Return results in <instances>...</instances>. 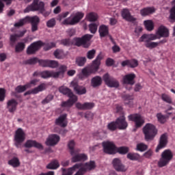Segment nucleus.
Wrapping results in <instances>:
<instances>
[{"instance_id":"nucleus-1","label":"nucleus","mask_w":175,"mask_h":175,"mask_svg":"<svg viewBox=\"0 0 175 175\" xmlns=\"http://www.w3.org/2000/svg\"><path fill=\"white\" fill-rule=\"evenodd\" d=\"M40 18L38 16H27L24 18L21 19L14 23V27H21L28 23L31 25V31L36 32L38 30V25L40 23Z\"/></svg>"},{"instance_id":"nucleus-2","label":"nucleus","mask_w":175,"mask_h":175,"mask_svg":"<svg viewBox=\"0 0 175 175\" xmlns=\"http://www.w3.org/2000/svg\"><path fill=\"white\" fill-rule=\"evenodd\" d=\"M158 36L154 33H145L142 36L139 40V42H144V46L146 48L152 50L157 48L159 44V42H152L158 40Z\"/></svg>"},{"instance_id":"nucleus-3","label":"nucleus","mask_w":175,"mask_h":175,"mask_svg":"<svg viewBox=\"0 0 175 175\" xmlns=\"http://www.w3.org/2000/svg\"><path fill=\"white\" fill-rule=\"evenodd\" d=\"M59 91L60 93L68 95L69 97L68 100L66 102H63L62 103V107L65 108H70L76 102H77V96L75 95L72 90L69 89L68 87L61 86L59 88Z\"/></svg>"},{"instance_id":"nucleus-4","label":"nucleus","mask_w":175,"mask_h":175,"mask_svg":"<svg viewBox=\"0 0 175 175\" xmlns=\"http://www.w3.org/2000/svg\"><path fill=\"white\" fill-rule=\"evenodd\" d=\"M144 135V139L146 142L152 141L157 135L158 130L156 126L151 124L147 123L142 129Z\"/></svg>"},{"instance_id":"nucleus-5","label":"nucleus","mask_w":175,"mask_h":175,"mask_svg":"<svg viewBox=\"0 0 175 175\" xmlns=\"http://www.w3.org/2000/svg\"><path fill=\"white\" fill-rule=\"evenodd\" d=\"M83 17L84 14L82 12L72 13L70 17L64 19L62 24L64 25H76Z\"/></svg>"},{"instance_id":"nucleus-6","label":"nucleus","mask_w":175,"mask_h":175,"mask_svg":"<svg viewBox=\"0 0 175 175\" xmlns=\"http://www.w3.org/2000/svg\"><path fill=\"white\" fill-rule=\"evenodd\" d=\"M173 158V152L170 149H165L163 151L161 155V159L159 161L158 165L159 167H163L169 164Z\"/></svg>"},{"instance_id":"nucleus-7","label":"nucleus","mask_w":175,"mask_h":175,"mask_svg":"<svg viewBox=\"0 0 175 175\" xmlns=\"http://www.w3.org/2000/svg\"><path fill=\"white\" fill-rule=\"evenodd\" d=\"M40 12L43 13L45 11L44 3L42 1H39L38 0L33 1V2L29 5L25 10L24 13H29L31 12Z\"/></svg>"},{"instance_id":"nucleus-8","label":"nucleus","mask_w":175,"mask_h":175,"mask_svg":"<svg viewBox=\"0 0 175 175\" xmlns=\"http://www.w3.org/2000/svg\"><path fill=\"white\" fill-rule=\"evenodd\" d=\"M92 38V35L86 34L83 36L82 38H75L72 40V43L74 45L80 46H83L84 48L90 47V40Z\"/></svg>"},{"instance_id":"nucleus-9","label":"nucleus","mask_w":175,"mask_h":175,"mask_svg":"<svg viewBox=\"0 0 175 175\" xmlns=\"http://www.w3.org/2000/svg\"><path fill=\"white\" fill-rule=\"evenodd\" d=\"M96 167V163H95V161H88L82 166L81 165L79 170L74 175H85V172L94 170Z\"/></svg>"},{"instance_id":"nucleus-10","label":"nucleus","mask_w":175,"mask_h":175,"mask_svg":"<svg viewBox=\"0 0 175 175\" xmlns=\"http://www.w3.org/2000/svg\"><path fill=\"white\" fill-rule=\"evenodd\" d=\"M26 139V133L21 128L18 129L14 135V142L16 148H21V144Z\"/></svg>"},{"instance_id":"nucleus-11","label":"nucleus","mask_w":175,"mask_h":175,"mask_svg":"<svg viewBox=\"0 0 175 175\" xmlns=\"http://www.w3.org/2000/svg\"><path fill=\"white\" fill-rule=\"evenodd\" d=\"M43 45L44 44L42 41H37L33 42L27 47V54L29 55L35 54L43 46Z\"/></svg>"},{"instance_id":"nucleus-12","label":"nucleus","mask_w":175,"mask_h":175,"mask_svg":"<svg viewBox=\"0 0 175 175\" xmlns=\"http://www.w3.org/2000/svg\"><path fill=\"white\" fill-rule=\"evenodd\" d=\"M61 140V137L57 134H51L48 136L46 139L45 144L47 146H55L59 144Z\"/></svg>"},{"instance_id":"nucleus-13","label":"nucleus","mask_w":175,"mask_h":175,"mask_svg":"<svg viewBox=\"0 0 175 175\" xmlns=\"http://www.w3.org/2000/svg\"><path fill=\"white\" fill-rule=\"evenodd\" d=\"M103 147L104 152L113 154L116 152V148L113 142L106 141L103 142Z\"/></svg>"},{"instance_id":"nucleus-14","label":"nucleus","mask_w":175,"mask_h":175,"mask_svg":"<svg viewBox=\"0 0 175 175\" xmlns=\"http://www.w3.org/2000/svg\"><path fill=\"white\" fill-rule=\"evenodd\" d=\"M70 88H72L78 95H83L87 93V90L85 87L79 85V81H77V80L72 81L70 84Z\"/></svg>"},{"instance_id":"nucleus-15","label":"nucleus","mask_w":175,"mask_h":175,"mask_svg":"<svg viewBox=\"0 0 175 175\" xmlns=\"http://www.w3.org/2000/svg\"><path fill=\"white\" fill-rule=\"evenodd\" d=\"M103 80L109 88H118L119 87V82L116 79L110 77L108 74L104 75Z\"/></svg>"},{"instance_id":"nucleus-16","label":"nucleus","mask_w":175,"mask_h":175,"mask_svg":"<svg viewBox=\"0 0 175 175\" xmlns=\"http://www.w3.org/2000/svg\"><path fill=\"white\" fill-rule=\"evenodd\" d=\"M47 84L45 83H42L38 85L37 87L31 89V90L25 93V96L29 95V94H38L40 92L45 91L47 89Z\"/></svg>"},{"instance_id":"nucleus-17","label":"nucleus","mask_w":175,"mask_h":175,"mask_svg":"<svg viewBox=\"0 0 175 175\" xmlns=\"http://www.w3.org/2000/svg\"><path fill=\"white\" fill-rule=\"evenodd\" d=\"M130 121H133L135 123L137 128H139L144 123V118L141 116L140 114H131L128 116Z\"/></svg>"},{"instance_id":"nucleus-18","label":"nucleus","mask_w":175,"mask_h":175,"mask_svg":"<svg viewBox=\"0 0 175 175\" xmlns=\"http://www.w3.org/2000/svg\"><path fill=\"white\" fill-rule=\"evenodd\" d=\"M114 169L119 172H125L127 170L126 167L122 163L121 160L118 158H115L112 161Z\"/></svg>"},{"instance_id":"nucleus-19","label":"nucleus","mask_w":175,"mask_h":175,"mask_svg":"<svg viewBox=\"0 0 175 175\" xmlns=\"http://www.w3.org/2000/svg\"><path fill=\"white\" fill-rule=\"evenodd\" d=\"M68 67L65 65H61L59 67V71H52V77L55 79H62L64 78V75H65V72Z\"/></svg>"},{"instance_id":"nucleus-20","label":"nucleus","mask_w":175,"mask_h":175,"mask_svg":"<svg viewBox=\"0 0 175 175\" xmlns=\"http://www.w3.org/2000/svg\"><path fill=\"white\" fill-rule=\"evenodd\" d=\"M75 107L77 109L80 110H90L92 109L95 107V103L92 102H85L84 103L77 102L75 104Z\"/></svg>"},{"instance_id":"nucleus-21","label":"nucleus","mask_w":175,"mask_h":175,"mask_svg":"<svg viewBox=\"0 0 175 175\" xmlns=\"http://www.w3.org/2000/svg\"><path fill=\"white\" fill-rule=\"evenodd\" d=\"M167 144V134L164 133V134L161 135V136L160 137L159 143L156 148V152H159V150L165 148Z\"/></svg>"},{"instance_id":"nucleus-22","label":"nucleus","mask_w":175,"mask_h":175,"mask_svg":"<svg viewBox=\"0 0 175 175\" xmlns=\"http://www.w3.org/2000/svg\"><path fill=\"white\" fill-rule=\"evenodd\" d=\"M18 105V101L12 98L8 100L7 102V109L10 113H14L17 109V106Z\"/></svg>"},{"instance_id":"nucleus-23","label":"nucleus","mask_w":175,"mask_h":175,"mask_svg":"<svg viewBox=\"0 0 175 175\" xmlns=\"http://www.w3.org/2000/svg\"><path fill=\"white\" fill-rule=\"evenodd\" d=\"M156 35L158 39L161 38H167L169 36V31L165 26H160L156 31Z\"/></svg>"},{"instance_id":"nucleus-24","label":"nucleus","mask_w":175,"mask_h":175,"mask_svg":"<svg viewBox=\"0 0 175 175\" xmlns=\"http://www.w3.org/2000/svg\"><path fill=\"white\" fill-rule=\"evenodd\" d=\"M103 59L102 53H100L96 59L92 62V66L90 67L95 73L99 70V66H100V61Z\"/></svg>"},{"instance_id":"nucleus-25","label":"nucleus","mask_w":175,"mask_h":175,"mask_svg":"<svg viewBox=\"0 0 175 175\" xmlns=\"http://www.w3.org/2000/svg\"><path fill=\"white\" fill-rule=\"evenodd\" d=\"M76 152L72 157V162L77 163L81 161H87L88 159V156L85 153L76 154Z\"/></svg>"},{"instance_id":"nucleus-26","label":"nucleus","mask_w":175,"mask_h":175,"mask_svg":"<svg viewBox=\"0 0 175 175\" xmlns=\"http://www.w3.org/2000/svg\"><path fill=\"white\" fill-rule=\"evenodd\" d=\"M81 167V164L77 163L74 165L73 167H71L68 170H65V168H62V170L63 172L62 175H73V174L76 172V170L80 169Z\"/></svg>"},{"instance_id":"nucleus-27","label":"nucleus","mask_w":175,"mask_h":175,"mask_svg":"<svg viewBox=\"0 0 175 175\" xmlns=\"http://www.w3.org/2000/svg\"><path fill=\"white\" fill-rule=\"evenodd\" d=\"M136 77L135 74L130 73L123 77V82L124 84L133 85L135 83L134 79Z\"/></svg>"},{"instance_id":"nucleus-28","label":"nucleus","mask_w":175,"mask_h":175,"mask_svg":"<svg viewBox=\"0 0 175 175\" xmlns=\"http://www.w3.org/2000/svg\"><path fill=\"white\" fill-rule=\"evenodd\" d=\"M25 148H36L40 150H43L44 147L41 143L37 142L35 140H27L25 144Z\"/></svg>"},{"instance_id":"nucleus-29","label":"nucleus","mask_w":175,"mask_h":175,"mask_svg":"<svg viewBox=\"0 0 175 175\" xmlns=\"http://www.w3.org/2000/svg\"><path fill=\"white\" fill-rule=\"evenodd\" d=\"M121 15L123 19L128 22L133 23L136 21V18L131 15L128 9H123L121 12Z\"/></svg>"},{"instance_id":"nucleus-30","label":"nucleus","mask_w":175,"mask_h":175,"mask_svg":"<svg viewBox=\"0 0 175 175\" xmlns=\"http://www.w3.org/2000/svg\"><path fill=\"white\" fill-rule=\"evenodd\" d=\"M116 124H117V128L120 130L126 129L128 126L127 122L125 121L124 116H120L118 118L116 121Z\"/></svg>"},{"instance_id":"nucleus-31","label":"nucleus","mask_w":175,"mask_h":175,"mask_svg":"<svg viewBox=\"0 0 175 175\" xmlns=\"http://www.w3.org/2000/svg\"><path fill=\"white\" fill-rule=\"evenodd\" d=\"M55 124L61 127H65L68 125V120H66V114L61 115L55 120Z\"/></svg>"},{"instance_id":"nucleus-32","label":"nucleus","mask_w":175,"mask_h":175,"mask_svg":"<svg viewBox=\"0 0 175 175\" xmlns=\"http://www.w3.org/2000/svg\"><path fill=\"white\" fill-rule=\"evenodd\" d=\"M95 74L94 70L91 68H84L81 70V73L79 75V79H84V77H88L91 75Z\"/></svg>"},{"instance_id":"nucleus-33","label":"nucleus","mask_w":175,"mask_h":175,"mask_svg":"<svg viewBox=\"0 0 175 175\" xmlns=\"http://www.w3.org/2000/svg\"><path fill=\"white\" fill-rule=\"evenodd\" d=\"M155 12V9L153 7H148L141 10L140 14L142 16H147L153 14Z\"/></svg>"},{"instance_id":"nucleus-34","label":"nucleus","mask_w":175,"mask_h":175,"mask_svg":"<svg viewBox=\"0 0 175 175\" xmlns=\"http://www.w3.org/2000/svg\"><path fill=\"white\" fill-rule=\"evenodd\" d=\"M91 85L93 88L100 86L102 85V77L99 76L93 77L91 80Z\"/></svg>"},{"instance_id":"nucleus-35","label":"nucleus","mask_w":175,"mask_h":175,"mask_svg":"<svg viewBox=\"0 0 175 175\" xmlns=\"http://www.w3.org/2000/svg\"><path fill=\"white\" fill-rule=\"evenodd\" d=\"M75 146H76V142H75V140H70L68 142V146L70 150V153L71 156L75 155L76 152H79V150L75 149Z\"/></svg>"},{"instance_id":"nucleus-36","label":"nucleus","mask_w":175,"mask_h":175,"mask_svg":"<svg viewBox=\"0 0 175 175\" xmlns=\"http://www.w3.org/2000/svg\"><path fill=\"white\" fill-rule=\"evenodd\" d=\"M98 32L101 38L106 37L109 33V29L107 25H102L98 29Z\"/></svg>"},{"instance_id":"nucleus-37","label":"nucleus","mask_w":175,"mask_h":175,"mask_svg":"<svg viewBox=\"0 0 175 175\" xmlns=\"http://www.w3.org/2000/svg\"><path fill=\"white\" fill-rule=\"evenodd\" d=\"M98 18V14L95 12H90L86 15V18L89 22H96Z\"/></svg>"},{"instance_id":"nucleus-38","label":"nucleus","mask_w":175,"mask_h":175,"mask_svg":"<svg viewBox=\"0 0 175 175\" xmlns=\"http://www.w3.org/2000/svg\"><path fill=\"white\" fill-rule=\"evenodd\" d=\"M8 164L13 167H18L21 165V161L18 157H13L8 161Z\"/></svg>"},{"instance_id":"nucleus-39","label":"nucleus","mask_w":175,"mask_h":175,"mask_svg":"<svg viewBox=\"0 0 175 175\" xmlns=\"http://www.w3.org/2000/svg\"><path fill=\"white\" fill-rule=\"evenodd\" d=\"M144 25L148 31H153L154 25L152 20L144 21Z\"/></svg>"},{"instance_id":"nucleus-40","label":"nucleus","mask_w":175,"mask_h":175,"mask_svg":"<svg viewBox=\"0 0 175 175\" xmlns=\"http://www.w3.org/2000/svg\"><path fill=\"white\" fill-rule=\"evenodd\" d=\"M59 166V161L57 160H53L46 165V168L49 170H57Z\"/></svg>"},{"instance_id":"nucleus-41","label":"nucleus","mask_w":175,"mask_h":175,"mask_svg":"<svg viewBox=\"0 0 175 175\" xmlns=\"http://www.w3.org/2000/svg\"><path fill=\"white\" fill-rule=\"evenodd\" d=\"M54 56L56 59H60L65 57V53L62 49H57L54 52Z\"/></svg>"},{"instance_id":"nucleus-42","label":"nucleus","mask_w":175,"mask_h":175,"mask_svg":"<svg viewBox=\"0 0 175 175\" xmlns=\"http://www.w3.org/2000/svg\"><path fill=\"white\" fill-rule=\"evenodd\" d=\"M98 26H99V23H91L89 25V30L91 33L95 34L96 31H98Z\"/></svg>"},{"instance_id":"nucleus-43","label":"nucleus","mask_w":175,"mask_h":175,"mask_svg":"<svg viewBox=\"0 0 175 175\" xmlns=\"http://www.w3.org/2000/svg\"><path fill=\"white\" fill-rule=\"evenodd\" d=\"M25 49V44L24 42H18L15 47V51L16 53H21Z\"/></svg>"},{"instance_id":"nucleus-44","label":"nucleus","mask_w":175,"mask_h":175,"mask_svg":"<svg viewBox=\"0 0 175 175\" xmlns=\"http://www.w3.org/2000/svg\"><path fill=\"white\" fill-rule=\"evenodd\" d=\"M123 99L125 101V103L127 105H133V96L126 94L123 96Z\"/></svg>"},{"instance_id":"nucleus-45","label":"nucleus","mask_w":175,"mask_h":175,"mask_svg":"<svg viewBox=\"0 0 175 175\" xmlns=\"http://www.w3.org/2000/svg\"><path fill=\"white\" fill-rule=\"evenodd\" d=\"M85 62H87V58L85 57H79L76 59V64L80 67L84 66Z\"/></svg>"},{"instance_id":"nucleus-46","label":"nucleus","mask_w":175,"mask_h":175,"mask_svg":"<svg viewBox=\"0 0 175 175\" xmlns=\"http://www.w3.org/2000/svg\"><path fill=\"white\" fill-rule=\"evenodd\" d=\"M29 85L25 84L24 85H18L16 88L15 91L17 93H23L25 91H26L27 89H29Z\"/></svg>"},{"instance_id":"nucleus-47","label":"nucleus","mask_w":175,"mask_h":175,"mask_svg":"<svg viewBox=\"0 0 175 175\" xmlns=\"http://www.w3.org/2000/svg\"><path fill=\"white\" fill-rule=\"evenodd\" d=\"M127 158L131 161H136L139 159V155L137 153L129 152L127 154Z\"/></svg>"},{"instance_id":"nucleus-48","label":"nucleus","mask_w":175,"mask_h":175,"mask_svg":"<svg viewBox=\"0 0 175 175\" xmlns=\"http://www.w3.org/2000/svg\"><path fill=\"white\" fill-rule=\"evenodd\" d=\"M148 146L144 143L137 144L136 150L139 152H144L147 150Z\"/></svg>"},{"instance_id":"nucleus-49","label":"nucleus","mask_w":175,"mask_h":175,"mask_svg":"<svg viewBox=\"0 0 175 175\" xmlns=\"http://www.w3.org/2000/svg\"><path fill=\"white\" fill-rule=\"evenodd\" d=\"M161 99H162L163 101L165 102L166 103L172 104V98L166 94H163L161 95Z\"/></svg>"},{"instance_id":"nucleus-50","label":"nucleus","mask_w":175,"mask_h":175,"mask_svg":"<svg viewBox=\"0 0 175 175\" xmlns=\"http://www.w3.org/2000/svg\"><path fill=\"white\" fill-rule=\"evenodd\" d=\"M96 54V50L92 49L88 51L86 57L88 59L91 60L95 57Z\"/></svg>"},{"instance_id":"nucleus-51","label":"nucleus","mask_w":175,"mask_h":175,"mask_svg":"<svg viewBox=\"0 0 175 175\" xmlns=\"http://www.w3.org/2000/svg\"><path fill=\"white\" fill-rule=\"evenodd\" d=\"M53 99H54V96L52 94H49L46 96V97L45 98H44L42 100V104L46 105V104L49 103L50 102H51Z\"/></svg>"},{"instance_id":"nucleus-52","label":"nucleus","mask_w":175,"mask_h":175,"mask_svg":"<svg viewBox=\"0 0 175 175\" xmlns=\"http://www.w3.org/2000/svg\"><path fill=\"white\" fill-rule=\"evenodd\" d=\"M157 118L158 119V122L161 124H164L166 122V116L161 113H157Z\"/></svg>"},{"instance_id":"nucleus-53","label":"nucleus","mask_w":175,"mask_h":175,"mask_svg":"<svg viewBox=\"0 0 175 175\" xmlns=\"http://www.w3.org/2000/svg\"><path fill=\"white\" fill-rule=\"evenodd\" d=\"M41 77L43 79H47L53 77V71L45 70L41 73Z\"/></svg>"},{"instance_id":"nucleus-54","label":"nucleus","mask_w":175,"mask_h":175,"mask_svg":"<svg viewBox=\"0 0 175 175\" xmlns=\"http://www.w3.org/2000/svg\"><path fill=\"white\" fill-rule=\"evenodd\" d=\"M58 66L59 63L57 61L49 59L48 68H57Z\"/></svg>"},{"instance_id":"nucleus-55","label":"nucleus","mask_w":175,"mask_h":175,"mask_svg":"<svg viewBox=\"0 0 175 175\" xmlns=\"http://www.w3.org/2000/svg\"><path fill=\"white\" fill-rule=\"evenodd\" d=\"M56 25L55 18H51L46 22V26L49 28H53Z\"/></svg>"},{"instance_id":"nucleus-56","label":"nucleus","mask_w":175,"mask_h":175,"mask_svg":"<svg viewBox=\"0 0 175 175\" xmlns=\"http://www.w3.org/2000/svg\"><path fill=\"white\" fill-rule=\"evenodd\" d=\"M56 46V43L55 42H49L44 45V51H49L52 49L53 48H55Z\"/></svg>"},{"instance_id":"nucleus-57","label":"nucleus","mask_w":175,"mask_h":175,"mask_svg":"<svg viewBox=\"0 0 175 175\" xmlns=\"http://www.w3.org/2000/svg\"><path fill=\"white\" fill-rule=\"evenodd\" d=\"M117 128L118 126L116 122H111L107 124V129L111 131H115Z\"/></svg>"},{"instance_id":"nucleus-58","label":"nucleus","mask_w":175,"mask_h":175,"mask_svg":"<svg viewBox=\"0 0 175 175\" xmlns=\"http://www.w3.org/2000/svg\"><path fill=\"white\" fill-rule=\"evenodd\" d=\"M138 62L137 59L129 60V67L131 68H135L137 67Z\"/></svg>"},{"instance_id":"nucleus-59","label":"nucleus","mask_w":175,"mask_h":175,"mask_svg":"<svg viewBox=\"0 0 175 175\" xmlns=\"http://www.w3.org/2000/svg\"><path fill=\"white\" fill-rule=\"evenodd\" d=\"M169 18L170 22H175V5L170 10V16Z\"/></svg>"},{"instance_id":"nucleus-60","label":"nucleus","mask_w":175,"mask_h":175,"mask_svg":"<svg viewBox=\"0 0 175 175\" xmlns=\"http://www.w3.org/2000/svg\"><path fill=\"white\" fill-rule=\"evenodd\" d=\"M39 62V59L37 57H33L27 60V64L29 65H35Z\"/></svg>"},{"instance_id":"nucleus-61","label":"nucleus","mask_w":175,"mask_h":175,"mask_svg":"<svg viewBox=\"0 0 175 175\" xmlns=\"http://www.w3.org/2000/svg\"><path fill=\"white\" fill-rule=\"evenodd\" d=\"M49 59H40L38 63L42 67H49Z\"/></svg>"},{"instance_id":"nucleus-62","label":"nucleus","mask_w":175,"mask_h":175,"mask_svg":"<svg viewBox=\"0 0 175 175\" xmlns=\"http://www.w3.org/2000/svg\"><path fill=\"white\" fill-rule=\"evenodd\" d=\"M118 151L121 154H125L129 152V148L128 147H124V146L120 147L118 149Z\"/></svg>"},{"instance_id":"nucleus-63","label":"nucleus","mask_w":175,"mask_h":175,"mask_svg":"<svg viewBox=\"0 0 175 175\" xmlns=\"http://www.w3.org/2000/svg\"><path fill=\"white\" fill-rule=\"evenodd\" d=\"M5 98V90L4 88H0V102L4 101Z\"/></svg>"},{"instance_id":"nucleus-64","label":"nucleus","mask_w":175,"mask_h":175,"mask_svg":"<svg viewBox=\"0 0 175 175\" xmlns=\"http://www.w3.org/2000/svg\"><path fill=\"white\" fill-rule=\"evenodd\" d=\"M85 118L88 120H92L94 119V113L88 111L85 113Z\"/></svg>"}]
</instances>
